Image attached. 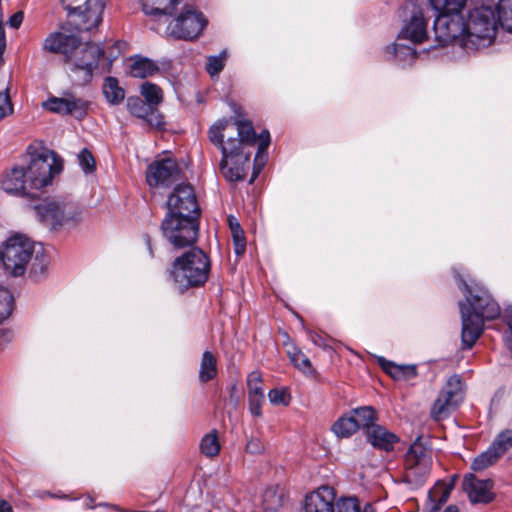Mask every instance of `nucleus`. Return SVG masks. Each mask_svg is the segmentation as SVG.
Segmentation results:
<instances>
[{
    "label": "nucleus",
    "mask_w": 512,
    "mask_h": 512,
    "mask_svg": "<svg viewBox=\"0 0 512 512\" xmlns=\"http://www.w3.org/2000/svg\"><path fill=\"white\" fill-rule=\"evenodd\" d=\"M210 141L218 146L222 153L220 171L230 182L245 178L251 156L246 147L254 145L256 133L250 122L220 120L209 129Z\"/></svg>",
    "instance_id": "nucleus-1"
},
{
    "label": "nucleus",
    "mask_w": 512,
    "mask_h": 512,
    "mask_svg": "<svg viewBox=\"0 0 512 512\" xmlns=\"http://www.w3.org/2000/svg\"><path fill=\"white\" fill-rule=\"evenodd\" d=\"M161 223L164 238L175 248L193 245L198 238L200 208L190 184L177 185L167 199Z\"/></svg>",
    "instance_id": "nucleus-2"
},
{
    "label": "nucleus",
    "mask_w": 512,
    "mask_h": 512,
    "mask_svg": "<svg viewBox=\"0 0 512 512\" xmlns=\"http://www.w3.org/2000/svg\"><path fill=\"white\" fill-rule=\"evenodd\" d=\"M27 166H16L6 172L1 180L2 190L19 197H34L42 188L51 184L63 169L61 158L52 150L30 152Z\"/></svg>",
    "instance_id": "nucleus-3"
},
{
    "label": "nucleus",
    "mask_w": 512,
    "mask_h": 512,
    "mask_svg": "<svg viewBox=\"0 0 512 512\" xmlns=\"http://www.w3.org/2000/svg\"><path fill=\"white\" fill-rule=\"evenodd\" d=\"M459 288L465 295V301L459 303L464 348L470 349L476 343L484 329V320L496 319L500 313L498 303L482 287H470L458 274Z\"/></svg>",
    "instance_id": "nucleus-4"
},
{
    "label": "nucleus",
    "mask_w": 512,
    "mask_h": 512,
    "mask_svg": "<svg viewBox=\"0 0 512 512\" xmlns=\"http://www.w3.org/2000/svg\"><path fill=\"white\" fill-rule=\"evenodd\" d=\"M210 261L199 248H193L177 257L169 275L179 290L203 285L209 276Z\"/></svg>",
    "instance_id": "nucleus-5"
},
{
    "label": "nucleus",
    "mask_w": 512,
    "mask_h": 512,
    "mask_svg": "<svg viewBox=\"0 0 512 512\" xmlns=\"http://www.w3.org/2000/svg\"><path fill=\"white\" fill-rule=\"evenodd\" d=\"M39 221L50 230L75 226L82 219V209L71 200L46 198L35 206Z\"/></svg>",
    "instance_id": "nucleus-6"
},
{
    "label": "nucleus",
    "mask_w": 512,
    "mask_h": 512,
    "mask_svg": "<svg viewBox=\"0 0 512 512\" xmlns=\"http://www.w3.org/2000/svg\"><path fill=\"white\" fill-rule=\"evenodd\" d=\"M498 23L491 7L482 6L469 11L465 18L468 50L489 46L495 38Z\"/></svg>",
    "instance_id": "nucleus-7"
},
{
    "label": "nucleus",
    "mask_w": 512,
    "mask_h": 512,
    "mask_svg": "<svg viewBox=\"0 0 512 512\" xmlns=\"http://www.w3.org/2000/svg\"><path fill=\"white\" fill-rule=\"evenodd\" d=\"M34 243L23 235H14L0 246V262L12 276H21L32 258Z\"/></svg>",
    "instance_id": "nucleus-8"
},
{
    "label": "nucleus",
    "mask_w": 512,
    "mask_h": 512,
    "mask_svg": "<svg viewBox=\"0 0 512 512\" xmlns=\"http://www.w3.org/2000/svg\"><path fill=\"white\" fill-rule=\"evenodd\" d=\"M435 40L439 46L456 43L468 50L465 18L462 14H442L434 20Z\"/></svg>",
    "instance_id": "nucleus-9"
},
{
    "label": "nucleus",
    "mask_w": 512,
    "mask_h": 512,
    "mask_svg": "<svg viewBox=\"0 0 512 512\" xmlns=\"http://www.w3.org/2000/svg\"><path fill=\"white\" fill-rule=\"evenodd\" d=\"M208 20L193 7L186 6L166 28V35L174 39L193 40L200 36Z\"/></svg>",
    "instance_id": "nucleus-10"
},
{
    "label": "nucleus",
    "mask_w": 512,
    "mask_h": 512,
    "mask_svg": "<svg viewBox=\"0 0 512 512\" xmlns=\"http://www.w3.org/2000/svg\"><path fill=\"white\" fill-rule=\"evenodd\" d=\"M104 55L103 48L96 43L80 44L78 42L72 55L67 58V64L70 70L80 76V81L87 83L90 81L94 70L98 67L101 56Z\"/></svg>",
    "instance_id": "nucleus-11"
},
{
    "label": "nucleus",
    "mask_w": 512,
    "mask_h": 512,
    "mask_svg": "<svg viewBox=\"0 0 512 512\" xmlns=\"http://www.w3.org/2000/svg\"><path fill=\"white\" fill-rule=\"evenodd\" d=\"M68 13L79 18L78 29L89 31L102 21L104 3L102 0H61Z\"/></svg>",
    "instance_id": "nucleus-12"
},
{
    "label": "nucleus",
    "mask_w": 512,
    "mask_h": 512,
    "mask_svg": "<svg viewBox=\"0 0 512 512\" xmlns=\"http://www.w3.org/2000/svg\"><path fill=\"white\" fill-rule=\"evenodd\" d=\"M432 457L427 450H407L404 456V479L413 487L421 486L430 473Z\"/></svg>",
    "instance_id": "nucleus-13"
},
{
    "label": "nucleus",
    "mask_w": 512,
    "mask_h": 512,
    "mask_svg": "<svg viewBox=\"0 0 512 512\" xmlns=\"http://www.w3.org/2000/svg\"><path fill=\"white\" fill-rule=\"evenodd\" d=\"M462 400V380L459 375H452L448 378L446 385L435 400L431 409L434 419L445 418L454 410Z\"/></svg>",
    "instance_id": "nucleus-14"
},
{
    "label": "nucleus",
    "mask_w": 512,
    "mask_h": 512,
    "mask_svg": "<svg viewBox=\"0 0 512 512\" xmlns=\"http://www.w3.org/2000/svg\"><path fill=\"white\" fill-rule=\"evenodd\" d=\"M181 169L175 159L165 157L152 162L146 171L147 183L151 187H167L178 181Z\"/></svg>",
    "instance_id": "nucleus-15"
},
{
    "label": "nucleus",
    "mask_w": 512,
    "mask_h": 512,
    "mask_svg": "<svg viewBox=\"0 0 512 512\" xmlns=\"http://www.w3.org/2000/svg\"><path fill=\"white\" fill-rule=\"evenodd\" d=\"M428 26L429 19L424 16L419 7L413 6L403 19L398 39H405L413 44L423 43L428 39Z\"/></svg>",
    "instance_id": "nucleus-16"
},
{
    "label": "nucleus",
    "mask_w": 512,
    "mask_h": 512,
    "mask_svg": "<svg viewBox=\"0 0 512 512\" xmlns=\"http://www.w3.org/2000/svg\"><path fill=\"white\" fill-rule=\"evenodd\" d=\"M462 487L472 504H488L495 498L494 482L491 479H478L469 473L464 476Z\"/></svg>",
    "instance_id": "nucleus-17"
},
{
    "label": "nucleus",
    "mask_w": 512,
    "mask_h": 512,
    "mask_svg": "<svg viewBox=\"0 0 512 512\" xmlns=\"http://www.w3.org/2000/svg\"><path fill=\"white\" fill-rule=\"evenodd\" d=\"M88 104V101L84 99L67 95L65 97H51L43 103V106L53 113L72 115L77 119H82L87 114Z\"/></svg>",
    "instance_id": "nucleus-18"
},
{
    "label": "nucleus",
    "mask_w": 512,
    "mask_h": 512,
    "mask_svg": "<svg viewBox=\"0 0 512 512\" xmlns=\"http://www.w3.org/2000/svg\"><path fill=\"white\" fill-rule=\"evenodd\" d=\"M335 499L336 492L333 487L320 486L305 496L302 512H333Z\"/></svg>",
    "instance_id": "nucleus-19"
},
{
    "label": "nucleus",
    "mask_w": 512,
    "mask_h": 512,
    "mask_svg": "<svg viewBox=\"0 0 512 512\" xmlns=\"http://www.w3.org/2000/svg\"><path fill=\"white\" fill-rule=\"evenodd\" d=\"M77 44L78 38L76 36L57 32L45 39L43 47L47 51L63 53L68 57L72 55Z\"/></svg>",
    "instance_id": "nucleus-20"
},
{
    "label": "nucleus",
    "mask_w": 512,
    "mask_h": 512,
    "mask_svg": "<svg viewBox=\"0 0 512 512\" xmlns=\"http://www.w3.org/2000/svg\"><path fill=\"white\" fill-rule=\"evenodd\" d=\"M366 437L374 448H392L399 442V437L395 433L379 424L369 427Z\"/></svg>",
    "instance_id": "nucleus-21"
},
{
    "label": "nucleus",
    "mask_w": 512,
    "mask_h": 512,
    "mask_svg": "<svg viewBox=\"0 0 512 512\" xmlns=\"http://www.w3.org/2000/svg\"><path fill=\"white\" fill-rule=\"evenodd\" d=\"M139 2L145 15L157 18L172 15L180 0H139Z\"/></svg>",
    "instance_id": "nucleus-22"
},
{
    "label": "nucleus",
    "mask_w": 512,
    "mask_h": 512,
    "mask_svg": "<svg viewBox=\"0 0 512 512\" xmlns=\"http://www.w3.org/2000/svg\"><path fill=\"white\" fill-rule=\"evenodd\" d=\"M378 363L386 373L397 380H409L417 375L415 365H397L383 357H378Z\"/></svg>",
    "instance_id": "nucleus-23"
},
{
    "label": "nucleus",
    "mask_w": 512,
    "mask_h": 512,
    "mask_svg": "<svg viewBox=\"0 0 512 512\" xmlns=\"http://www.w3.org/2000/svg\"><path fill=\"white\" fill-rule=\"evenodd\" d=\"M130 75L135 78H147L159 72L157 63L146 57H135L130 64Z\"/></svg>",
    "instance_id": "nucleus-24"
},
{
    "label": "nucleus",
    "mask_w": 512,
    "mask_h": 512,
    "mask_svg": "<svg viewBox=\"0 0 512 512\" xmlns=\"http://www.w3.org/2000/svg\"><path fill=\"white\" fill-rule=\"evenodd\" d=\"M452 489H453V483H451V484H445V483L437 484L429 492V504L427 506L428 512H439L441 507L447 502Z\"/></svg>",
    "instance_id": "nucleus-25"
},
{
    "label": "nucleus",
    "mask_w": 512,
    "mask_h": 512,
    "mask_svg": "<svg viewBox=\"0 0 512 512\" xmlns=\"http://www.w3.org/2000/svg\"><path fill=\"white\" fill-rule=\"evenodd\" d=\"M269 144H270V133L268 130H263L259 135L258 150H257L255 159H254V172H253V176L250 180V183H252L255 180V178L258 176V174L260 173L261 169L264 167V165L267 161V158H268L267 149L269 147Z\"/></svg>",
    "instance_id": "nucleus-26"
},
{
    "label": "nucleus",
    "mask_w": 512,
    "mask_h": 512,
    "mask_svg": "<svg viewBox=\"0 0 512 512\" xmlns=\"http://www.w3.org/2000/svg\"><path fill=\"white\" fill-rule=\"evenodd\" d=\"M504 451L505 450H483L473 459L471 469L479 472L493 466L502 458Z\"/></svg>",
    "instance_id": "nucleus-27"
},
{
    "label": "nucleus",
    "mask_w": 512,
    "mask_h": 512,
    "mask_svg": "<svg viewBox=\"0 0 512 512\" xmlns=\"http://www.w3.org/2000/svg\"><path fill=\"white\" fill-rule=\"evenodd\" d=\"M103 94L107 102L111 105L120 104L125 98V91L119 86V82L114 77H106L102 85Z\"/></svg>",
    "instance_id": "nucleus-28"
},
{
    "label": "nucleus",
    "mask_w": 512,
    "mask_h": 512,
    "mask_svg": "<svg viewBox=\"0 0 512 512\" xmlns=\"http://www.w3.org/2000/svg\"><path fill=\"white\" fill-rule=\"evenodd\" d=\"M217 376V358L210 352L205 351L202 354L200 369H199V380L202 383L209 382Z\"/></svg>",
    "instance_id": "nucleus-29"
},
{
    "label": "nucleus",
    "mask_w": 512,
    "mask_h": 512,
    "mask_svg": "<svg viewBox=\"0 0 512 512\" xmlns=\"http://www.w3.org/2000/svg\"><path fill=\"white\" fill-rule=\"evenodd\" d=\"M126 106L132 115L152 123V118L155 115L154 108L151 107L148 103H145L141 98L129 97L127 99Z\"/></svg>",
    "instance_id": "nucleus-30"
},
{
    "label": "nucleus",
    "mask_w": 512,
    "mask_h": 512,
    "mask_svg": "<svg viewBox=\"0 0 512 512\" xmlns=\"http://www.w3.org/2000/svg\"><path fill=\"white\" fill-rule=\"evenodd\" d=\"M358 430V424L352 415L340 417L332 426V431L339 438H349Z\"/></svg>",
    "instance_id": "nucleus-31"
},
{
    "label": "nucleus",
    "mask_w": 512,
    "mask_h": 512,
    "mask_svg": "<svg viewBox=\"0 0 512 512\" xmlns=\"http://www.w3.org/2000/svg\"><path fill=\"white\" fill-rule=\"evenodd\" d=\"M350 415L355 417V421L358 424V430L360 428H365L367 432L369 427L376 425V411L371 406L353 409Z\"/></svg>",
    "instance_id": "nucleus-32"
},
{
    "label": "nucleus",
    "mask_w": 512,
    "mask_h": 512,
    "mask_svg": "<svg viewBox=\"0 0 512 512\" xmlns=\"http://www.w3.org/2000/svg\"><path fill=\"white\" fill-rule=\"evenodd\" d=\"M386 52L403 65L410 64L416 58V50L408 45L394 43L387 47Z\"/></svg>",
    "instance_id": "nucleus-33"
},
{
    "label": "nucleus",
    "mask_w": 512,
    "mask_h": 512,
    "mask_svg": "<svg viewBox=\"0 0 512 512\" xmlns=\"http://www.w3.org/2000/svg\"><path fill=\"white\" fill-rule=\"evenodd\" d=\"M432 8L442 14H462L467 0H429Z\"/></svg>",
    "instance_id": "nucleus-34"
},
{
    "label": "nucleus",
    "mask_w": 512,
    "mask_h": 512,
    "mask_svg": "<svg viewBox=\"0 0 512 512\" xmlns=\"http://www.w3.org/2000/svg\"><path fill=\"white\" fill-rule=\"evenodd\" d=\"M333 512H374L372 505L366 504L361 510L359 502L354 497H341L335 500Z\"/></svg>",
    "instance_id": "nucleus-35"
},
{
    "label": "nucleus",
    "mask_w": 512,
    "mask_h": 512,
    "mask_svg": "<svg viewBox=\"0 0 512 512\" xmlns=\"http://www.w3.org/2000/svg\"><path fill=\"white\" fill-rule=\"evenodd\" d=\"M228 224L232 234L235 253L237 255H242L246 249V239L244 236V231L242 230L237 219L233 216L228 217Z\"/></svg>",
    "instance_id": "nucleus-36"
},
{
    "label": "nucleus",
    "mask_w": 512,
    "mask_h": 512,
    "mask_svg": "<svg viewBox=\"0 0 512 512\" xmlns=\"http://www.w3.org/2000/svg\"><path fill=\"white\" fill-rule=\"evenodd\" d=\"M498 22L501 27L512 33V0H499L497 4Z\"/></svg>",
    "instance_id": "nucleus-37"
},
{
    "label": "nucleus",
    "mask_w": 512,
    "mask_h": 512,
    "mask_svg": "<svg viewBox=\"0 0 512 512\" xmlns=\"http://www.w3.org/2000/svg\"><path fill=\"white\" fill-rule=\"evenodd\" d=\"M141 95L145 98L147 103L154 107L162 102L163 94L162 90L159 86L150 83L145 82L141 85L140 88Z\"/></svg>",
    "instance_id": "nucleus-38"
},
{
    "label": "nucleus",
    "mask_w": 512,
    "mask_h": 512,
    "mask_svg": "<svg viewBox=\"0 0 512 512\" xmlns=\"http://www.w3.org/2000/svg\"><path fill=\"white\" fill-rule=\"evenodd\" d=\"M288 356L293 365L304 373L312 372V365L309 358L297 347L288 350Z\"/></svg>",
    "instance_id": "nucleus-39"
},
{
    "label": "nucleus",
    "mask_w": 512,
    "mask_h": 512,
    "mask_svg": "<svg viewBox=\"0 0 512 512\" xmlns=\"http://www.w3.org/2000/svg\"><path fill=\"white\" fill-rule=\"evenodd\" d=\"M227 57V51L224 50L219 55H212L207 58L206 71L212 78L218 76L224 69Z\"/></svg>",
    "instance_id": "nucleus-40"
},
{
    "label": "nucleus",
    "mask_w": 512,
    "mask_h": 512,
    "mask_svg": "<svg viewBox=\"0 0 512 512\" xmlns=\"http://www.w3.org/2000/svg\"><path fill=\"white\" fill-rule=\"evenodd\" d=\"M13 304L12 293L7 288L0 286V323L11 315Z\"/></svg>",
    "instance_id": "nucleus-41"
},
{
    "label": "nucleus",
    "mask_w": 512,
    "mask_h": 512,
    "mask_svg": "<svg viewBox=\"0 0 512 512\" xmlns=\"http://www.w3.org/2000/svg\"><path fill=\"white\" fill-rule=\"evenodd\" d=\"M247 391H248V396L265 395L262 376L258 371H253L248 375Z\"/></svg>",
    "instance_id": "nucleus-42"
},
{
    "label": "nucleus",
    "mask_w": 512,
    "mask_h": 512,
    "mask_svg": "<svg viewBox=\"0 0 512 512\" xmlns=\"http://www.w3.org/2000/svg\"><path fill=\"white\" fill-rule=\"evenodd\" d=\"M269 401L273 405L287 406L290 403L291 396L286 389H272L268 393Z\"/></svg>",
    "instance_id": "nucleus-43"
},
{
    "label": "nucleus",
    "mask_w": 512,
    "mask_h": 512,
    "mask_svg": "<svg viewBox=\"0 0 512 512\" xmlns=\"http://www.w3.org/2000/svg\"><path fill=\"white\" fill-rule=\"evenodd\" d=\"M78 161L85 173H92L95 170V159L88 149H83L79 153Z\"/></svg>",
    "instance_id": "nucleus-44"
},
{
    "label": "nucleus",
    "mask_w": 512,
    "mask_h": 512,
    "mask_svg": "<svg viewBox=\"0 0 512 512\" xmlns=\"http://www.w3.org/2000/svg\"><path fill=\"white\" fill-rule=\"evenodd\" d=\"M48 265H49L48 257L43 254L38 255V253H36L34 262L32 263V266H31V273L36 276H38V275L42 276V275L46 274Z\"/></svg>",
    "instance_id": "nucleus-45"
},
{
    "label": "nucleus",
    "mask_w": 512,
    "mask_h": 512,
    "mask_svg": "<svg viewBox=\"0 0 512 512\" xmlns=\"http://www.w3.org/2000/svg\"><path fill=\"white\" fill-rule=\"evenodd\" d=\"M512 447V430L506 429L500 432L493 441L491 448H510Z\"/></svg>",
    "instance_id": "nucleus-46"
},
{
    "label": "nucleus",
    "mask_w": 512,
    "mask_h": 512,
    "mask_svg": "<svg viewBox=\"0 0 512 512\" xmlns=\"http://www.w3.org/2000/svg\"><path fill=\"white\" fill-rule=\"evenodd\" d=\"M265 402V395L248 396L249 411L254 417L262 415V405Z\"/></svg>",
    "instance_id": "nucleus-47"
},
{
    "label": "nucleus",
    "mask_w": 512,
    "mask_h": 512,
    "mask_svg": "<svg viewBox=\"0 0 512 512\" xmlns=\"http://www.w3.org/2000/svg\"><path fill=\"white\" fill-rule=\"evenodd\" d=\"M504 321L508 326V330L505 333V343L508 348L512 351V306L508 307L504 311Z\"/></svg>",
    "instance_id": "nucleus-48"
},
{
    "label": "nucleus",
    "mask_w": 512,
    "mask_h": 512,
    "mask_svg": "<svg viewBox=\"0 0 512 512\" xmlns=\"http://www.w3.org/2000/svg\"><path fill=\"white\" fill-rule=\"evenodd\" d=\"M13 112L9 96L6 93L0 92V120Z\"/></svg>",
    "instance_id": "nucleus-49"
},
{
    "label": "nucleus",
    "mask_w": 512,
    "mask_h": 512,
    "mask_svg": "<svg viewBox=\"0 0 512 512\" xmlns=\"http://www.w3.org/2000/svg\"><path fill=\"white\" fill-rule=\"evenodd\" d=\"M199 448H220L216 432L213 431L205 435L200 442Z\"/></svg>",
    "instance_id": "nucleus-50"
},
{
    "label": "nucleus",
    "mask_w": 512,
    "mask_h": 512,
    "mask_svg": "<svg viewBox=\"0 0 512 512\" xmlns=\"http://www.w3.org/2000/svg\"><path fill=\"white\" fill-rule=\"evenodd\" d=\"M307 334H308L309 339L311 340V342L314 345L322 347V348L328 347L326 339L323 336H321L320 334L313 332L309 329H307Z\"/></svg>",
    "instance_id": "nucleus-51"
},
{
    "label": "nucleus",
    "mask_w": 512,
    "mask_h": 512,
    "mask_svg": "<svg viewBox=\"0 0 512 512\" xmlns=\"http://www.w3.org/2000/svg\"><path fill=\"white\" fill-rule=\"evenodd\" d=\"M23 18H24V15H23V12L19 11V12H16L15 14H13L10 18H9V25L12 27V28H19L22 21H23Z\"/></svg>",
    "instance_id": "nucleus-52"
},
{
    "label": "nucleus",
    "mask_w": 512,
    "mask_h": 512,
    "mask_svg": "<svg viewBox=\"0 0 512 512\" xmlns=\"http://www.w3.org/2000/svg\"><path fill=\"white\" fill-rule=\"evenodd\" d=\"M272 494H273V491H271V490H267V491L265 492V494H264V503H265V505H266V509H268V510H274V509H276V507H277V506H279V505L281 504V499H280V497H276V498H275V500L273 501V505H271V506H270V505L268 504V498H269L270 496H273Z\"/></svg>",
    "instance_id": "nucleus-53"
},
{
    "label": "nucleus",
    "mask_w": 512,
    "mask_h": 512,
    "mask_svg": "<svg viewBox=\"0 0 512 512\" xmlns=\"http://www.w3.org/2000/svg\"><path fill=\"white\" fill-rule=\"evenodd\" d=\"M0 512H13V510L6 501H0Z\"/></svg>",
    "instance_id": "nucleus-54"
},
{
    "label": "nucleus",
    "mask_w": 512,
    "mask_h": 512,
    "mask_svg": "<svg viewBox=\"0 0 512 512\" xmlns=\"http://www.w3.org/2000/svg\"><path fill=\"white\" fill-rule=\"evenodd\" d=\"M205 455L209 458H213L218 455L220 450H203Z\"/></svg>",
    "instance_id": "nucleus-55"
},
{
    "label": "nucleus",
    "mask_w": 512,
    "mask_h": 512,
    "mask_svg": "<svg viewBox=\"0 0 512 512\" xmlns=\"http://www.w3.org/2000/svg\"><path fill=\"white\" fill-rule=\"evenodd\" d=\"M0 337L3 338V341H9L10 333L6 330L0 329Z\"/></svg>",
    "instance_id": "nucleus-56"
},
{
    "label": "nucleus",
    "mask_w": 512,
    "mask_h": 512,
    "mask_svg": "<svg viewBox=\"0 0 512 512\" xmlns=\"http://www.w3.org/2000/svg\"><path fill=\"white\" fill-rule=\"evenodd\" d=\"M444 512H458V508L454 505L448 506Z\"/></svg>",
    "instance_id": "nucleus-57"
},
{
    "label": "nucleus",
    "mask_w": 512,
    "mask_h": 512,
    "mask_svg": "<svg viewBox=\"0 0 512 512\" xmlns=\"http://www.w3.org/2000/svg\"><path fill=\"white\" fill-rule=\"evenodd\" d=\"M52 497H56V498H66V496H62V495H51Z\"/></svg>",
    "instance_id": "nucleus-58"
}]
</instances>
